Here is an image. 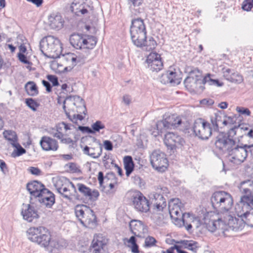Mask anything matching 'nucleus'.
<instances>
[{"mask_svg": "<svg viewBox=\"0 0 253 253\" xmlns=\"http://www.w3.org/2000/svg\"><path fill=\"white\" fill-rule=\"evenodd\" d=\"M223 138L218 142L217 146L219 151L223 153L227 152L229 155V159L232 163L239 165L244 162L246 159L248 153H252L253 145L244 144L239 140H228Z\"/></svg>", "mask_w": 253, "mask_h": 253, "instance_id": "obj_1", "label": "nucleus"}, {"mask_svg": "<svg viewBox=\"0 0 253 253\" xmlns=\"http://www.w3.org/2000/svg\"><path fill=\"white\" fill-rule=\"evenodd\" d=\"M211 202L212 208L218 214L228 212L233 204V199L231 195L224 191H215L211 197Z\"/></svg>", "mask_w": 253, "mask_h": 253, "instance_id": "obj_2", "label": "nucleus"}, {"mask_svg": "<svg viewBox=\"0 0 253 253\" xmlns=\"http://www.w3.org/2000/svg\"><path fill=\"white\" fill-rule=\"evenodd\" d=\"M40 47L44 55L53 59L60 57L62 51L60 41L53 36H47L43 38L40 42Z\"/></svg>", "mask_w": 253, "mask_h": 253, "instance_id": "obj_3", "label": "nucleus"}, {"mask_svg": "<svg viewBox=\"0 0 253 253\" xmlns=\"http://www.w3.org/2000/svg\"><path fill=\"white\" fill-rule=\"evenodd\" d=\"M75 213L84 226L91 229L96 226V216L94 211L88 207L84 205H77L75 208Z\"/></svg>", "mask_w": 253, "mask_h": 253, "instance_id": "obj_4", "label": "nucleus"}, {"mask_svg": "<svg viewBox=\"0 0 253 253\" xmlns=\"http://www.w3.org/2000/svg\"><path fill=\"white\" fill-rule=\"evenodd\" d=\"M28 239L42 247H46L49 244L50 233L43 226L31 227L27 231Z\"/></svg>", "mask_w": 253, "mask_h": 253, "instance_id": "obj_5", "label": "nucleus"}, {"mask_svg": "<svg viewBox=\"0 0 253 253\" xmlns=\"http://www.w3.org/2000/svg\"><path fill=\"white\" fill-rule=\"evenodd\" d=\"M28 239L42 247H46L49 244L50 233L43 226L31 227L27 231Z\"/></svg>", "mask_w": 253, "mask_h": 253, "instance_id": "obj_6", "label": "nucleus"}, {"mask_svg": "<svg viewBox=\"0 0 253 253\" xmlns=\"http://www.w3.org/2000/svg\"><path fill=\"white\" fill-rule=\"evenodd\" d=\"M184 84L187 89L191 92L200 93L205 88L204 79L201 73L197 69L189 72L188 76L185 79Z\"/></svg>", "mask_w": 253, "mask_h": 253, "instance_id": "obj_7", "label": "nucleus"}, {"mask_svg": "<svg viewBox=\"0 0 253 253\" xmlns=\"http://www.w3.org/2000/svg\"><path fill=\"white\" fill-rule=\"evenodd\" d=\"M131 39L135 45H140L147 35L144 21L138 18L131 20L130 27Z\"/></svg>", "mask_w": 253, "mask_h": 253, "instance_id": "obj_8", "label": "nucleus"}, {"mask_svg": "<svg viewBox=\"0 0 253 253\" xmlns=\"http://www.w3.org/2000/svg\"><path fill=\"white\" fill-rule=\"evenodd\" d=\"M186 126L185 123L182 121L181 117L175 114H165L164 119L158 121L156 124V127L159 130L170 129L171 128H179Z\"/></svg>", "mask_w": 253, "mask_h": 253, "instance_id": "obj_9", "label": "nucleus"}, {"mask_svg": "<svg viewBox=\"0 0 253 253\" xmlns=\"http://www.w3.org/2000/svg\"><path fill=\"white\" fill-rule=\"evenodd\" d=\"M67 104L68 110L73 112L83 113L85 115L87 111L84 104V101L80 96L78 95L68 96L63 100V109L66 110Z\"/></svg>", "mask_w": 253, "mask_h": 253, "instance_id": "obj_10", "label": "nucleus"}, {"mask_svg": "<svg viewBox=\"0 0 253 253\" xmlns=\"http://www.w3.org/2000/svg\"><path fill=\"white\" fill-rule=\"evenodd\" d=\"M193 131L195 135L201 139L207 140L212 134L211 124L202 118L197 119L193 126Z\"/></svg>", "mask_w": 253, "mask_h": 253, "instance_id": "obj_11", "label": "nucleus"}, {"mask_svg": "<svg viewBox=\"0 0 253 253\" xmlns=\"http://www.w3.org/2000/svg\"><path fill=\"white\" fill-rule=\"evenodd\" d=\"M150 163L154 169L159 171H164L169 164L165 154L160 150H154L150 156Z\"/></svg>", "mask_w": 253, "mask_h": 253, "instance_id": "obj_12", "label": "nucleus"}, {"mask_svg": "<svg viewBox=\"0 0 253 253\" xmlns=\"http://www.w3.org/2000/svg\"><path fill=\"white\" fill-rule=\"evenodd\" d=\"M223 216V222L225 223V227L224 230V234L228 236L226 232L230 231H238L244 227V218H236L227 213H225Z\"/></svg>", "mask_w": 253, "mask_h": 253, "instance_id": "obj_13", "label": "nucleus"}, {"mask_svg": "<svg viewBox=\"0 0 253 253\" xmlns=\"http://www.w3.org/2000/svg\"><path fill=\"white\" fill-rule=\"evenodd\" d=\"M164 141L168 149L173 153L177 148H181L185 144L183 138L173 132L167 133L165 135Z\"/></svg>", "mask_w": 253, "mask_h": 253, "instance_id": "obj_14", "label": "nucleus"}, {"mask_svg": "<svg viewBox=\"0 0 253 253\" xmlns=\"http://www.w3.org/2000/svg\"><path fill=\"white\" fill-rule=\"evenodd\" d=\"M131 197L133 205L136 211L145 213L149 211V201L142 193L135 191L133 193Z\"/></svg>", "mask_w": 253, "mask_h": 253, "instance_id": "obj_15", "label": "nucleus"}, {"mask_svg": "<svg viewBox=\"0 0 253 253\" xmlns=\"http://www.w3.org/2000/svg\"><path fill=\"white\" fill-rule=\"evenodd\" d=\"M231 118L227 117L221 111H218L210 116V122L213 129L217 131L219 128H222L231 124Z\"/></svg>", "mask_w": 253, "mask_h": 253, "instance_id": "obj_16", "label": "nucleus"}, {"mask_svg": "<svg viewBox=\"0 0 253 253\" xmlns=\"http://www.w3.org/2000/svg\"><path fill=\"white\" fill-rule=\"evenodd\" d=\"M146 63L148 67L152 72H158L162 69L163 64L161 55L156 52H151L147 56Z\"/></svg>", "mask_w": 253, "mask_h": 253, "instance_id": "obj_17", "label": "nucleus"}, {"mask_svg": "<svg viewBox=\"0 0 253 253\" xmlns=\"http://www.w3.org/2000/svg\"><path fill=\"white\" fill-rule=\"evenodd\" d=\"M129 227L135 238H144L147 232V229L144 223L140 220H131ZM136 239V238H135Z\"/></svg>", "mask_w": 253, "mask_h": 253, "instance_id": "obj_18", "label": "nucleus"}, {"mask_svg": "<svg viewBox=\"0 0 253 253\" xmlns=\"http://www.w3.org/2000/svg\"><path fill=\"white\" fill-rule=\"evenodd\" d=\"M90 8V6L84 0H74L70 6L71 11L78 16L88 13Z\"/></svg>", "mask_w": 253, "mask_h": 253, "instance_id": "obj_19", "label": "nucleus"}, {"mask_svg": "<svg viewBox=\"0 0 253 253\" xmlns=\"http://www.w3.org/2000/svg\"><path fill=\"white\" fill-rule=\"evenodd\" d=\"M39 202L46 208H50L55 203L54 194L48 189H45L38 197Z\"/></svg>", "mask_w": 253, "mask_h": 253, "instance_id": "obj_20", "label": "nucleus"}, {"mask_svg": "<svg viewBox=\"0 0 253 253\" xmlns=\"http://www.w3.org/2000/svg\"><path fill=\"white\" fill-rule=\"evenodd\" d=\"M240 128V126H234L233 127L230 128L227 133L224 132H220L216 136L214 140V145L216 148H218L217 143L220 142L222 138L226 139V142H228V140H237L234 138V137L236 135L237 132L239 131Z\"/></svg>", "mask_w": 253, "mask_h": 253, "instance_id": "obj_21", "label": "nucleus"}, {"mask_svg": "<svg viewBox=\"0 0 253 253\" xmlns=\"http://www.w3.org/2000/svg\"><path fill=\"white\" fill-rule=\"evenodd\" d=\"M79 193L84 197L91 201H95L99 195L98 191L96 190L91 189L82 183H78L77 185Z\"/></svg>", "mask_w": 253, "mask_h": 253, "instance_id": "obj_22", "label": "nucleus"}, {"mask_svg": "<svg viewBox=\"0 0 253 253\" xmlns=\"http://www.w3.org/2000/svg\"><path fill=\"white\" fill-rule=\"evenodd\" d=\"M26 187L31 195L36 198H38L46 189L42 183L38 181L28 183Z\"/></svg>", "mask_w": 253, "mask_h": 253, "instance_id": "obj_23", "label": "nucleus"}, {"mask_svg": "<svg viewBox=\"0 0 253 253\" xmlns=\"http://www.w3.org/2000/svg\"><path fill=\"white\" fill-rule=\"evenodd\" d=\"M222 72L224 78L230 82L240 84L243 81V77L234 70L224 67Z\"/></svg>", "mask_w": 253, "mask_h": 253, "instance_id": "obj_24", "label": "nucleus"}, {"mask_svg": "<svg viewBox=\"0 0 253 253\" xmlns=\"http://www.w3.org/2000/svg\"><path fill=\"white\" fill-rule=\"evenodd\" d=\"M64 20L58 13L51 14L48 17V24L51 29L59 30L64 25Z\"/></svg>", "mask_w": 253, "mask_h": 253, "instance_id": "obj_25", "label": "nucleus"}, {"mask_svg": "<svg viewBox=\"0 0 253 253\" xmlns=\"http://www.w3.org/2000/svg\"><path fill=\"white\" fill-rule=\"evenodd\" d=\"M40 145L45 151H56L58 148L57 141L48 136H44L40 140Z\"/></svg>", "mask_w": 253, "mask_h": 253, "instance_id": "obj_26", "label": "nucleus"}, {"mask_svg": "<svg viewBox=\"0 0 253 253\" xmlns=\"http://www.w3.org/2000/svg\"><path fill=\"white\" fill-rule=\"evenodd\" d=\"M25 209H23L21 212L23 218L28 222H32L34 219L38 218L39 215L38 211L35 207L31 205H26Z\"/></svg>", "mask_w": 253, "mask_h": 253, "instance_id": "obj_27", "label": "nucleus"}, {"mask_svg": "<svg viewBox=\"0 0 253 253\" xmlns=\"http://www.w3.org/2000/svg\"><path fill=\"white\" fill-rule=\"evenodd\" d=\"M207 229L211 232H213L216 229H220L224 234V230L226 227L225 223L223 222L222 217L218 218L217 220H211L206 224Z\"/></svg>", "mask_w": 253, "mask_h": 253, "instance_id": "obj_28", "label": "nucleus"}, {"mask_svg": "<svg viewBox=\"0 0 253 253\" xmlns=\"http://www.w3.org/2000/svg\"><path fill=\"white\" fill-rule=\"evenodd\" d=\"M84 153L91 157L96 159L99 157L102 154V148L100 144H96L93 147L85 146L83 150Z\"/></svg>", "mask_w": 253, "mask_h": 253, "instance_id": "obj_29", "label": "nucleus"}, {"mask_svg": "<svg viewBox=\"0 0 253 253\" xmlns=\"http://www.w3.org/2000/svg\"><path fill=\"white\" fill-rule=\"evenodd\" d=\"M235 210L238 216L243 218L245 215L250 211V208L248 204L244 201H243L241 197L240 201L235 206Z\"/></svg>", "mask_w": 253, "mask_h": 253, "instance_id": "obj_30", "label": "nucleus"}, {"mask_svg": "<svg viewBox=\"0 0 253 253\" xmlns=\"http://www.w3.org/2000/svg\"><path fill=\"white\" fill-rule=\"evenodd\" d=\"M106 243L102 241V238L94 237L91 243V248L93 253H103V248Z\"/></svg>", "mask_w": 253, "mask_h": 253, "instance_id": "obj_31", "label": "nucleus"}, {"mask_svg": "<svg viewBox=\"0 0 253 253\" xmlns=\"http://www.w3.org/2000/svg\"><path fill=\"white\" fill-rule=\"evenodd\" d=\"M157 45V43L156 42L152 37L147 38L146 36L143 40L141 45L136 46L141 48L144 50L150 51L154 49Z\"/></svg>", "mask_w": 253, "mask_h": 253, "instance_id": "obj_32", "label": "nucleus"}, {"mask_svg": "<svg viewBox=\"0 0 253 253\" xmlns=\"http://www.w3.org/2000/svg\"><path fill=\"white\" fill-rule=\"evenodd\" d=\"M84 35L81 34H72L70 37V42L75 48L83 49V42Z\"/></svg>", "mask_w": 253, "mask_h": 253, "instance_id": "obj_33", "label": "nucleus"}, {"mask_svg": "<svg viewBox=\"0 0 253 253\" xmlns=\"http://www.w3.org/2000/svg\"><path fill=\"white\" fill-rule=\"evenodd\" d=\"M124 244L129 248L132 253H140L139 246L137 244V240L134 236H131L129 239L125 238L124 239Z\"/></svg>", "mask_w": 253, "mask_h": 253, "instance_id": "obj_34", "label": "nucleus"}, {"mask_svg": "<svg viewBox=\"0 0 253 253\" xmlns=\"http://www.w3.org/2000/svg\"><path fill=\"white\" fill-rule=\"evenodd\" d=\"M239 188L240 192L244 195L253 193V181L248 180L242 181Z\"/></svg>", "mask_w": 253, "mask_h": 253, "instance_id": "obj_35", "label": "nucleus"}, {"mask_svg": "<svg viewBox=\"0 0 253 253\" xmlns=\"http://www.w3.org/2000/svg\"><path fill=\"white\" fill-rule=\"evenodd\" d=\"M83 42H84L83 49H92L97 43V39L94 36L84 35Z\"/></svg>", "mask_w": 253, "mask_h": 253, "instance_id": "obj_36", "label": "nucleus"}, {"mask_svg": "<svg viewBox=\"0 0 253 253\" xmlns=\"http://www.w3.org/2000/svg\"><path fill=\"white\" fill-rule=\"evenodd\" d=\"M124 163L125 169L126 170V174L129 176L134 170V164L132 158L130 156H126L124 157Z\"/></svg>", "mask_w": 253, "mask_h": 253, "instance_id": "obj_37", "label": "nucleus"}, {"mask_svg": "<svg viewBox=\"0 0 253 253\" xmlns=\"http://www.w3.org/2000/svg\"><path fill=\"white\" fill-rule=\"evenodd\" d=\"M61 196L69 201H71L74 198L79 199L80 197L74 184V187L69 188Z\"/></svg>", "mask_w": 253, "mask_h": 253, "instance_id": "obj_38", "label": "nucleus"}, {"mask_svg": "<svg viewBox=\"0 0 253 253\" xmlns=\"http://www.w3.org/2000/svg\"><path fill=\"white\" fill-rule=\"evenodd\" d=\"M176 244H182L184 248L187 249L194 252H196L199 247L198 242L193 240H180L179 241H176Z\"/></svg>", "mask_w": 253, "mask_h": 253, "instance_id": "obj_39", "label": "nucleus"}, {"mask_svg": "<svg viewBox=\"0 0 253 253\" xmlns=\"http://www.w3.org/2000/svg\"><path fill=\"white\" fill-rule=\"evenodd\" d=\"M4 138L13 146L17 141V136L15 131L12 130H5L3 133Z\"/></svg>", "mask_w": 253, "mask_h": 253, "instance_id": "obj_40", "label": "nucleus"}, {"mask_svg": "<svg viewBox=\"0 0 253 253\" xmlns=\"http://www.w3.org/2000/svg\"><path fill=\"white\" fill-rule=\"evenodd\" d=\"M25 88L27 93L31 96H35L38 94V90L36 84L32 81H29L25 85Z\"/></svg>", "mask_w": 253, "mask_h": 253, "instance_id": "obj_41", "label": "nucleus"}, {"mask_svg": "<svg viewBox=\"0 0 253 253\" xmlns=\"http://www.w3.org/2000/svg\"><path fill=\"white\" fill-rule=\"evenodd\" d=\"M64 59L67 62L71 63L72 67L76 66L80 61L79 58H77L76 55L72 53H68L65 55H63Z\"/></svg>", "mask_w": 253, "mask_h": 253, "instance_id": "obj_42", "label": "nucleus"}, {"mask_svg": "<svg viewBox=\"0 0 253 253\" xmlns=\"http://www.w3.org/2000/svg\"><path fill=\"white\" fill-rule=\"evenodd\" d=\"M115 174L113 172L108 173L107 175L104 177L103 172L99 171L98 174V180L100 185H102L104 179L106 180V183H109V180L110 178H115Z\"/></svg>", "mask_w": 253, "mask_h": 253, "instance_id": "obj_43", "label": "nucleus"}, {"mask_svg": "<svg viewBox=\"0 0 253 253\" xmlns=\"http://www.w3.org/2000/svg\"><path fill=\"white\" fill-rule=\"evenodd\" d=\"M71 182L65 178H60L56 180L54 186L57 191L62 190L63 187L67 186Z\"/></svg>", "mask_w": 253, "mask_h": 253, "instance_id": "obj_44", "label": "nucleus"}, {"mask_svg": "<svg viewBox=\"0 0 253 253\" xmlns=\"http://www.w3.org/2000/svg\"><path fill=\"white\" fill-rule=\"evenodd\" d=\"M67 117L73 123H77L78 120L82 121L84 119V117L81 115L82 113H77L78 114L74 113L71 115L70 112H68L67 110L64 111Z\"/></svg>", "mask_w": 253, "mask_h": 253, "instance_id": "obj_45", "label": "nucleus"}, {"mask_svg": "<svg viewBox=\"0 0 253 253\" xmlns=\"http://www.w3.org/2000/svg\"><path fill=\"white\" fill-rule=\"evenodd\" d=\"M48 252H52L55 250H59L60 249V245L58 242L54 240L49 239V244L46 247H43Z\"/></svg>", "mask_w": 253, "mask_h": 253, "instance_id": "obj_46", "label": "nucleus"}, {"mask_svg": "<svg viewBox=\"0 0 253 253\" xmlns=\"http://www.w3.org/2000/svg\"><path fill=\"white\" fill-rule=\"evenodd\" d=\"M243 218H244V225L246 224L248 226L253 227V209L250 210Z\"/></svg>", "mask_w": 253, "mask_h": 253, "instance_id": "obj_47", "label": "nucleus"}, {"mask_svg": "<svg viewBox=\"0 0 253 253\" xmlns=\"http://www.w3.org/2000/svg\"><path fill=\"white\" fill-rule=\"evenodd\" d=\"M25 103L33 111H36L37 107L40 106V104L32 98H26L25 99Z\"/></svg>", "mask_w": 253, "mask_h": 253, "instance_id": "obj_48", "label": "nucleus"}, {"mask_svg": "<svg viewBox=\"0 0 253 253\" xmlns=\"http://www.w3.org/2000/svg\"><path fill=\"white\" fill-rule=\"evenodd\" d=\"M91 126L93 134L99 132L101 129L105 127V125L100 121H96L91 125Z\"/></svg>", "mask_w": 253, "mask_h": 253, "instance_id": "obj_49", "label": "nucleus"}, {"mask_svg": "<svg viewBox=\"0 0 253 253\" xmlns=\"http://www.w3.org/2000/svg\"><path fill=\"white\" fill-rule=\"evenodd\" d=\"M204 79V84L208 83L210 85H216L217 86H221L222 84L219 83L218 80H214L211 78V75L208 74Z\"/></svg>", "mask_w": 253, "mask_h": 253, "instance_id": "obj_50", "label": "nucleus"}, {"mask_svg": "<svg viewBox=\"0 0 253 253\" xmlns=\"http://www.w3.org/2000/svg\"><path fill=\"white\" fill-rule=\"evenodd\" d=\"M168 72L170 80H171V79L173 81V82H170V84L173 85L179 84L181 79L178 77L176 72L169 71H168Z\"/></svg>", "mask_w": 253, "mask_h": 253, "instance_id": "obj_51", "label": "nucleus"}, {"mask_svg": "<svg viewBox=\"0 0 253 253\" xmlns=\"http://www.w3.org/2000/svg\"><path fill=\"white\" fill-rule=\"evenodd\" d=\"M241 197L242 200L248 204L250 210L253 209V193L244 195Z\"/></svg>", "mask_w": 253, "mask_h": 253, "instance_id": "obj_52", "label": "nucleus"}, {"mask_svg": "<svg viewBox=\"0 0 253 253\" xmlns=\"http://www.w3.org/2000/svg\"><path fill=\"white\" fill-rule=\"evenodd\" d=\"M144 238H145L144 243L145 248H150L156 246L157 241L153 237L148 236L147 237L145 236Z\"/></svg>", "mask_w": 253, "mask_h": 253, "instance_id": "obj_53", "label": "nucleus"}, {"mask_svg": "<svg viewBox=\"0 0 253 253\" xmlns=\"http://www.w3.org/2000/svg\"><path fill=\"white\" fill-rule=\"evenodd\" d=\"M169 193V190L168 188L166 187H160V188H158L157 189L156 192L155 194L160 195V196H162L165 198L167 199H168V195Z\"/></svg>", "mask_w": 253, "mask_h": 253, "instance_id": "obj_54", "label": "nucleus"}, {"mask_svg": "<svg viewBox=\"0 0 253 253\" xmlns=\"http://www.w3.org/2000/svg\"><path fill=\"white\" fill-rule=\"evenodd\" d=\"M14 145L15 146L13 147H15L16 148V150L15 153L13 152L12 153L13 157H15L20 156L26 153V150L17 142H16Z\"/></svg>", "mask_w": 253, "mask_h": 253, "instance_id": "obj_55", "label": "nucleus"}, {"mask_svg": "<svg viewBox=\"0 0 253 253\" xmlns=\"http://www.w3.org/2000/svg\"><path fill=\"white\" fill-rule=\"evenodd\" d=\"M151 217L155 223L158 225H160L162 222L164 215L161 213H158L154 212L152 213Z\"/></svg>", "mask_w": 253, "mask_h": 253, "instance_id": "obj_56", "label": "nucleus"}, {"mask_svg": "<svg viewBox=\"0 0 253 253\" xmlns=\"http://www.w3.org/2000/svg\"><path fill=\"white\" fill-rule=\"evenodd\" d=\"M166 206L167 203L166 201H163L161 204L155 202H153V210L157 211H162L166 208Z\"/></svg>", "mask_w": 253, "mask_h": 253, "instance_id": "obj_57", "label": "nucleus"}, {"mask_svg": "<svg viewBox=\"0 0 253 253\" xmlns=\"http://www.w3.org/2000/svg\"><path fill=\"white\" fill-rule=\"evenodd\" d=\"M159 80L162 84H165L169 83L170 84V82H173L171 79V80H170L168 71H167L165 73L163 74L160 77Z\"/></svg>", "mask_w": 253, "mask_h": 253, "instance_id": "obj_58", "label": "nucleus"}, {"mask_svg": "<svg viewBox=\"0 0 253 253\" xmlns=\"http://www.w3.org/2000/svg\"><path fill=\"white\" fill-rule=\"evenodd\" d=\"M180 200L178 198L171 199L168 203L169 210L174 209L177 207H180Z\"/></svg>", "mask_w": 253, "mask_h": 253, "instance_id": "obj_59", "label": "nucleus"}, {"mask_svg": "<svg viewBox=\"0 0 253 253\" xmlns=\"http://www.w3.org/2000/svg\"><path fill=\"white\" fill-rule=\"evenodd\" d=\"M253 6V0H244L242 3V8L243 10L249 11Z\"/></svg>", "mask_w": 253, "mask_h": 253, "instance_id": "obj_60", "label": "nucleus"}, {"mask_svg": "<svg viewBox=\"0 0 253 253\" xmlns=\"http://www.w3.org/2000/svg\"><path fill=\"white\" fill-rule=\"evenodd\" d=\"M190 217L189 213H185L183 214L182 219V222H183V225L186 227V229L187 231H190L192 227V226L191 224L188 223V221L186 219V218H190Z\"/></svg>", "mask_w": 253, "mask_h": 253, "instance_id": "obj_61", "label": "nucleus"}, {"mask_svg": "<svg viewBox=\"0 0 253 253\" xmlns=\"http://www.w3.org/2000/svg\"><path fill=\"white\" fill-rule=\"evenodd\" d=\"M236 110L241 115H243L247 116H250L251 112L250 110L247 108L243 107L237 106L236 108Z\"/></svg>", "mask_w": 253, "mask_h": 253, "instance_id": "obj_62", "label": "nucleus"}, {"mask_svg": "<svg viewBox=\"0 0 253 253\" xmlns=\"http://www.w3.org/2000/svg\"><path fill=\"white\" fill-rule=\"evenodd\" d=\"M47 79L52 84L53 86H57L59 84L58 78L55 75H48L46 76Z\"/></svg>", "mask_w": 253, "mask_h": 253, "instance_id": "obj_63", "label": "nucleus"}, {"mask_svg": "<svg viewBox=\"0 0 253 253\" xmlns=\"http://www.w3.org/2000/svg\"><path fill=\"white\" fill-rule=\"evenodd\" d=\"M214 100L211 98H205L200 101L201 105L207 107L212 106L214 104Z\"/></svg>", "mask_w": 253, "mask_h": 253, "instance_id": "obj_64", "label": "nucleus"}]
</instances>
